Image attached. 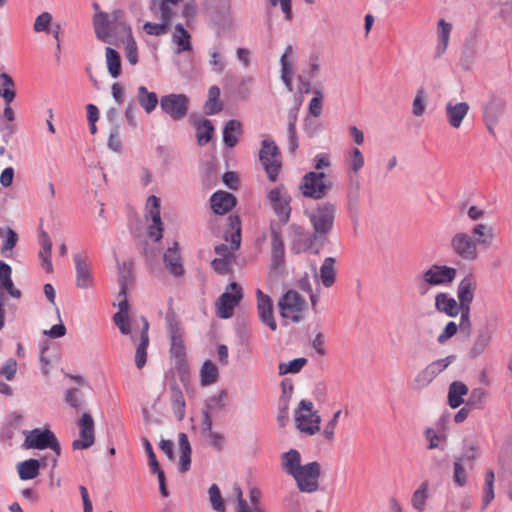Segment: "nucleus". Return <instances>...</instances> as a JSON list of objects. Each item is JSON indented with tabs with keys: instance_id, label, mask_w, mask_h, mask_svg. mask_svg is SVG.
I'll list each match as a JSON object with an SVG mask.
<instances>
[{
	"instance_id": "60",
	"label": "nucleus",
	"mask_w": 512,
	"mask_h": 512,
	"mask_svg": "<svg viewBox=\"0 0 512 512\" xmlns=\"http://www.w3.org/2000/svg\"><path fill=\"white\" fill-rule=\"evenodd\" d=\"M296 116H290L288 127H287V134H288V149L291 153H294L298 148V137L296 134Z\"/></svg>"
},
{
	"instance_id": "39",
	"label": "nucleus",
	"mask_w": 512,
	"mask_h": 512,
	"mask_svg": "<svg viewBox=\"0 0 512 512\" xmlns=\"http://www.w3.org/2000/svg\"><path fill=\"white\" fill-rule=\"evenodd\" d=\"M468 387L460 381H454L449 386L448 402L451 408L459 407L463 402V396L468 394Z\"/></svg>"
},
{
	"instance_id": "6",
	"label": "nucleus",
	"mask_w": 512,
	"mask_h": 512,
	"mask_svg": "<svg viewBox=\"0 0 512 512\" xmlns=\"http://www.w3.org/2000/svg\"><path fill=\"white\" fill-rule=\"evenodd\" d=\"M333 188V181L324 172H307L299 185L301 194L313 200L325 198Z\"/></svg>"
},
{
	"instance_id": "24",
	"label": "nucleus",
	"mask_w": 512,
	"mask_h": 512,
	"mask_svg": "<svg viewBox=\"0 0 512 512\" xmlns=\"http://www.w3.org/2000/svg\"><path fill=\"white\" fill-rule=\"evenodd\" d=\"M469 110L470 106L466 102H447L445 105V115L449 125L454 129L460 128Z\"/></svg>"
},
{
	"instance_id": "36",
	"label": "nucleus",
	"mask_w": 512,
	"mask_h": 512,
	"mask_svg": "<svg viewBox=\"0 0 512 512\" xmlns=\"http://www.w3.org/2000/svg\"><path fill=\"white\" fill-rule=\"evenodd\" d=\"M178 445L180 449L179 471L184 473L189 470L191 464V446L188 436L180 433L178 436Z\"/></svg>"
},
{
	"instance_id": "26",
	"label": "nucleus",
	"mask_w": 512,
	"mask_h": 512,
	"mask_svg": "<svg viewBox=\"0 0 512 512\" xmlns=\"http://www.w3.org/2000/svg\"><path fill=\"white\" fill-rule=\"evenodd\" d=\"M142 326L139 329V342L137 343L135 352V364L137 368L141 369L147 362V348L149 345V322L145 317L141 318Z\"/></svg>"
},
{
	"instance_id": "49",
	"label": "nucleus",
	"mask_w": 512,
	"mask_h": 512,
	"mask_svg": "<svg viewBox=\"0 0 512 512\" xmlns=\"http://www.w3.org/2000/svg\"><path fill=\"white\" fill-rule=\"evenodd\" d=\"M160 23L146 22L143 25V30L148 35L161 36L167 33L172 18L165 19L163 12H160Z\"/></svg>"
},
{
	"instance_id": "3",
	"label": "nucleus",
	"mask_w": 512,
	"mask_h": 512,
	"mask_svg": "<svg viewBox=\"0 0 512 512\" xmlns=\"http://www.w3.org/2000/svg\"><path fill=\"white\" fill-rule=\"evenodd\" d=\"M457 269L444 264H432L419 275V288L425 294L430 287H446L457 277Z\"/></svg>"
},
{
	"instance_id": "62",
	"label": "nucleus",
	"mask_w": 512,
	"mask_h": 512,
	"mask_svg": "<svg viewBox=\"0 0 512 512\" xmlns=\"http://www.w3.org/2000/svg\"><path fill=\"white\" fill-rule=\"evenodd\" d=\"M107 145H108V148L116 153H120L121 150H122V141H121V138H120V126L119 125H115L110 133H109V137H108V142H107Z\"/></svg>"
},
{
	"instance_id": "21",
	"label": "nucleus",
	"mask_w": 512,
	"mask_h": 512,
	"mask_svg": "<svg viewBox=\"0 0 512 512\" xmlns=\"http://www.w3.org/2000/svg\"><path fill=\"white\" fill-rule=\"evenodd\" d=\"M257 311L261 322L267 325L272 331L277 329V323L274 318L273 302L269 295L263 293L260 289L256 290Z\"/></svg>"
},
{
	"instance_id": "53",
	"label": "nucleus",
	"mask_w": 512,
	"mask_h": 512,
	"mask_svg": "<svg viewBox=\"0 0 512 512\" xmlns=\"http://www.w3.org/2000/svg\"><path fill=\"white\" fill-rule=\"evenodd\" d=\"M118 267V281L119 286H122V292L124 291V286H128L133 274V264L132 262H122L119 263L117 261Z\"/></svg>"
},
{
	"instance_id": "52",
	"label": "nucleus",
	"mask_w": 512,
	"mask_h": 512,
	"mask_svg": "<svg viewBox=\"0 0 512 512\" xmlns=\"http://www.w3.org/2000/svg\"><path fill=\"white\" fill-rule=\"evenodd\" d=\"M428 498V483L423 482L419 488L413 493L411 503L418 511H423Z\"/></svg>"
},
{
	"instance_id": "16",
	"label": "nucleus",
	"mask_w": 512,
	"mask_h": 512,
	"mask_svg": "<svg viewBox=\"0 0 512 512\" xmlns=\"http://www.w3.org/2000/svg\"><path fill=\"white\" fill-rule=\"evenodd\" d=\"M147 220H151L148 227V235L155 241H159L163 237V223L160 216V198L155 195L149 196L146 202Z\"/></svg>"
},
{
	"instance_id": "30",
	"label": "nucleus",
	"mask_w": 512,
	"mask_h": 512,
	"mask_svg": "<svg viewBox=\"0 0 512 512\" xmlns=\"http://www.w3.org/2000/svg\"><path fill=\"white\" fill-rule=\"evenodd\" d=\"M435 308L450 317H456L460 311V303L447 293H439L435 297Z\"/></svg>"
},
{
	"instance_id": "44",
	"label": "nucleus",
	"mask_w": 512,
	"mask_h": 512,
	"mask_svg": "<svg viewBox=\"0 0 512 512\" xmlns=\"http://www.w3.org/2000/svg\"><path fill=\"white\" fill-rule=\"evenodd\" d=\"M190 38H191L190 34L183 27L182 24H177L175 26V33L172 37V40L174 43H176L179 46L176 53L190 51L192 49Z\"/></svg>"
},
{
	"instance_id": "45",
	"label": "nucleus",
	"mask_w": 512,
	"mask_h": 512,
	"mask_svg": "<svg viewBox=\"0 0 512 512\" xmlns=\"http://www.w3.org/2000/svg\"><path fill=\"white\" fill-rule=\"evenodd\" d=\"M218 368L210 360L203 363L200 369V382L203 386H209L214 384L218 380Z\"/></svg>"
},
{
	"instance_id": "9",
	"label": "nucleus",
	"mask_w": 512,
	"mask_h": 512,
	"mask_svg": "<svg viewBox=\"0 0 512 512\" xmlns=\"http://www.w3.org/2000/svg\"><path fill=\"white\" fill-rule=\"evenodd\" d=\"M449 248L453 255L463 261L474 262L479 257L476 240L465 231H458L452 235Z\"/></svg>"
},
{
	"instance_id": "58",
	"label": "nucleus",
	"mask_w": 512,
	"mask_h": 512,
	"mask_svg": "<svg viewBox=\"0 0 512 512\" xmlns=\"http://www.w3.org/2000/svg\"><path fill=\"white\" fill-rule=\"evenodd\" d=\"M455 358L456 357L454 355H450L445 358L438 359L430 363L426 368L435 378L438 374L444 371L455 360Z\"/></svg>"
},
{
	"instance_id": "7",
	"label": "nucleus",
	"mask_w": 512,
	"mask_h": 512,
	"mask_svg": "<svg viewBox=\"0 0 512 512\" xmlns=\"http://www.w3.org/2000/svg\"><path fill=\"white\" fill-rule=\"evenodd\" d=\"M266 198L279 223L286 225L290 220L292 212V197L288 189L283 184H280L270 189L267 192Z\"/></svg>"
},
{
	"instance_id": "63",
	"label": "nucleus",
	"mask_w": 512,
	"mask_h": 512,
	"mask_svg": "<svg viewBox=\"0 0 512 512\" xmlns=\"http://www.w3.org/2000/svg\"><path fill=\"white\" fill-rule=\"evenodd\" d=\"M52 23V15L49 12L39 14L34 22L33 29L35 32H47Z\"/></svg>"
},
{
	"instance_id": "5",
	"label": "nucleus",
	"mask_w": 512,
	"mask_h": 512,
	"mask_svg": "<svg viewBox=\"0 0 512 512\" xmlns=\"http://www.w3.org/2000/svg\"><path fill=\"white\" fill-rule=\"evenodd\" d=\"M166 327L170 339V357L177 369H183L186 364V347L180 322L174 312L167 313Z\"/></svg>"
},
{
	"instance_id": "50",
	"label": "nucleus",
	"mask_w": 512,
	"mask_h": 512,
	"mask_svg": "<svg viewBox=\"0 0 512 512\" xmlns=\"http://www.w3.org/2000/svg\"><path fill=\"white\" fill-rule=\"evenodd\" d=\"M307 362L308 360L304 357L296 358L289 362H281L278 365L279 375L296 374L303 369Z\"/></svg>"
},
{
	"instance_id": "1",
	"label": "nucleus",
	"mask_w": 512,
	"mask_h": 512,
	"mask_svg": "<svg viewBox=\"0 0 512 512\" xmlns=\"http://www.w3.org/2000/svg\"><path fill=\"white\" fill-rule=\"evenodd\" d=\"M93 27L96 37L109 44H114V35L116 32L122 33L126 37L125 55L131 65L138 63V47L132 36L130 26L123 20L121 10H113L110 13L99 12L93 16Z\"/></svg>"
},
{
	"instance_id": "55",
	"label": "nucleus",
	"mask_w": 512,
	"mask_h": 512,
	"mask_svg": "<svg viewBox=\"0 0 512 512\" xmlns=\"http://www.w3.org/2000/svg\"><path fill=\"white\" fill-rule=\"evenodd\" d=\"M209 501L215 512H224L225 504L217 484H212L208 490Z\"/></svg>"
},
{
	"instance_id": "59",
	"label": "nucleus",
	"mask_w": 512,
	"mask_h": 512,
	"mask_svg": "<svg viewBox=\"0 0 512 512\" xmlns=\"http://www.w3.org/2000/svg\"><path fill=\"white\" fill-rule=\"evenodd\" d=\"M18 242L17 233L10 227L6 229V233L3 239V245L1 248V253L5 257H9L8 251H11Z\"/></svg>"
},
{
	"instance_id": "29",
	"label": "nucleus",
	"mask_w": 512,
	"mask_h": 512,
	"mask_svg": "<svg viewBox=\"0 0 512 512\" xmlns=\"http://www.w3.org/2000/svg\"><path fill=\"white\" fill-rule=\"evenodd\" d=\"M163 261L165 267L174 276H181L184 273L181 256L178 250V244L175 243L173 247L168 248L164 253Z\"/></svg>"
},
{
	"instance_id": "18",
	"label": "nucleus",
	"mask_w": 512,
	"mask_h": 512,
	"mask_svg": "<svg viewBox=\"0 0 512 512\" xmlns=\"http://www.w3.org/2000/svg\"><path fill=\"white\" fill-rule=\"evenodd\" d=\"M291 236V250L295 253H301L313 248L318 238H314V234H308L304 228L298 224H292L289 227Z\"/></svg>"
},
{
	"instance_id": "42",
	"label": "nucleus",
	"mask_w": 512,
	"mask_h": 512,
	"mask_svg": "<svg viewBox=\"0 0 512 512\" xmlns=\"http://www.w3.org/2000/svg\"><path fill=\"white\" fill-rule=\"evenodd\" d=\"M503 110V104L500 101H491L484 107V121L490 132L497 122L499 114Z\"/></svg>"
},
{
	"instance_id": "28",
	"label": "nucleus",
	"mask_w": 512,
	"mask_h": 512,
	"mask_svg": "<svg viewBox=\"0 0 512 512\" xmlns=\"http://www.w3.org/2000/svg\"><path fill=\"white\" fill-rule=\"evenodd\" d=\"M210 202L214 213L224 215L236 205V198L229 192L217 191L211 196Z\"/></svg>"
},
{
	"instance_id": "38",
	"label": "nucleus",
	"mask_w": 512,
	"mask_h": 512,
	"mask_svg": "<svg viewBox=\"0 0 512 512\" xmlns=\"http://www.w3.org/2000/svg\"><path fill=\"white\" fill-rule=\"evenodd\" d=\"M40 244L42 249L39 252V257L42 259V267L47 273H51L53 271V265L51 262L52 241L44 231L40 234Z\"/></svg>"
},
{
	"instance_id": "34",
	"label": "nucleus",
	"mask_w": 512,
	"mask_h": 512,
	"mask_svg": "<svg viewBox=\"0 0 512 512\" xmlns=\"http://www.w3.org/2000/svg\"><path fill=\"white\" fill-rule=\"evenodd\" d=\"M137 100L142 109L147 113H152L158 105L159 99L155 92H150L145 86L137 88Z\"/></svg>"
},
{
	"instance_id": "2",
	"label": "nucleus",
	"mask_w": 512,
	"mask_h": 512,
	"mask_svg": "<svg viewBox=\"0 0 512 512\" xmlns=\"http://www.w3.org/2000/svg\"><path fill=\"white\" fill-rule=\"evenodd\" d=\"M282 468L294 478L300 492L314 493L319 490L321 465L316 461L302 465L298 450L290 449L282 455Z\"/></svg>"
},
{
	"instance_id": "56",
	"label": "nucleus",
	"mask_w": 512,
	"mask_h": 512,
	"mask_svg": "<svg viewBox=\"0 0 512 512\" xmlns=\"http://www.w3.org/2000/svg\"><path fill=\"white\" fill-rule=\"evenodd\" d=\"M453 481L458 486L462 487L467 483V474L464 469L463 458H455L453 464Z\"/></svg>"
},
{
	"instance_id": "47",
	"label": "nucleus",
	"mask_w": 512,
	"mask_h": 512,
	"mask_svg": "<svg viewBox=\"0 0 512 512\" xmlns=\"http://www.w3.org/2000/svg\"><path fill=\"white\" fill-rule=\"evenodd\" d=\"M0 96L7 104L15 98V84L13 79L5 72L0 74Z\"/></svg>"
},
{
	"instance_id": "40",
	"label": "nucleus",
	"mask_w": 512,
	"mask_h": 512,
	"mask_svg": "<svg viewBox=\"0 0 512 512\" xmlns=\"http://www.w3.org/2000/svg\"><path fill=\"white\" fill-rule=\"evenodd\" d=\"M492 335L493 330L487 326L479 331L470 351L473 357L479 356L485 351L491 341Z\"/></svg>"
},
{
	"instance_id": "46",
	"label": "nucleus",
	"mask_w": 512,
	"mask_h": 512,
	"mask_svg": "<svg viewBox=\"0 0 512 512\" xmlns=\"http://www.w3.org/2000/svg\"><path fill=\"white\" fill-rule=\"evenodd\" d=\"M220 88L213 85L209 88L208 99L205 102V111L208 115H214L222 110V103L219 102Z\"/></svg>"
},
{
	"instance_id": "10",
	"label": "nucleus",
	"mask_w": 512,
	"mask_h": 512,
	"mask_svg": "<svg viewBox=\"0 0 512 512\" xmlns=\"http://www.w3.org/2000/svg\"><path fill=\"white\" fill-rule=\"evenodd\" d=\"M313 407V402L301 400L295 410L297 428L307 435H314L320 430L321 417Z\"/></svg>"
},
{
	"instance_id": "11",
	"label": "nucleus",
	"mask_w": 512,
	"mask_h": 512,
	"mask_svg": "<svg viewBox=\"0 0 512 512\" xmlns=\"http://www.w3.org/2000/svg\"><path fill=\"white\" fill-rule=\"evenodd\" d=\"M114 306H117L119 311L113 316V321L115 325L119 328V331L123 335H130L131 340L136 342L138 339L137 334L134 332L137 324L132 323L129 319V304L127 300V287L124 286V291L122 294V286H120L119 292L117 294V303H114Z\"/></svg>"
},
{
	"instance_id": "19",
	"label": "nucleus",
	"mask_w": 512,
	"mask_h": 512,
	"mask_svg": "<svg viewBox=\"0 0 512 512\" xmlns=\"http://www.w3.org/2000/svg\"><path fill=\"white\" fill-rule=\"evenodd\" d=\"M80 439L72 442V447L75 450L87 449L94 444V421L89 413H83L79 422Z\"/></svg>"
},
{
	"instance_id": "64",
	"label": "nucleus",
	"mask_w": 512,
	"mask_h": 512,
	"mask_svg": "<svg viewBox=\"0 0 512 512\" xmlns=\"http://www.w3.org/2000/svg\"><path fill=\"white\" fill-rule=\"evenodd\" d=\"M65 400L71 407L75 409L81 408L84 404V398L81 392L76 388L67 390Z\"/></svg>"
},
{
	"instance_id": "14",
	"label": "nucleus",
	"mask_w": 512,
	"mask_h": 512,
	"mask_svg": "<svg viewBox=\"0 0 512 512\" xmlns=\"http://www.w3.org/2000/svg\"><path fill=\"white\" fill-rule=\"evenodd\" d=\"M242 298V288L236 282H231L216 302L217 316L222 319L231 318L235 307L238 306Z\"/></svg>"
},
{
	"instance_id": "12",
	"label": "nucleus",
	"mask_w": 512,
	"mask_h": 512,
	"mask_svg": "<svg viewBox=\"0 0 512 512\" xmlns=\"http://www.w3.org/2000/svg\"><path fill=\"white\" fill-rule=\"evenodd\" d=\"M259 159L267 173L268 179L271 182H275L281 169V160L279 149L274 141L269 139L262 141Z\"/></svg>"
},
{
	"instance_id": "51",
	"label": "nucleus",
	"mask_w": 512,
	"mask_h": 512,
	"mask_svg": "<svg viewBox=\"0 0 512 512\" xmlns=\"http://www.w3.org/2000/svg\"><path fill=\"white\" fill-rule=\"evenodd\" d=\"M210 56L209 64L211 66V70L216 74H221L226 68V61L224 57L221 55L218 48L213 47L208 51Z\"/></svg>"
},
{
	"instance_id": "31",
	"label": "nucleus",
	"mask_w": 512,
	"mask_h": 512,
	"mask_svg": "<svg viewBox=\"0 0 512 512\" xmlns=\"http://www.w3.org/2000/svg\"><path fill=\"white\" fill-rule=\"evenodd\" d=\"M335 258L327 257L320 266L319 274L315 273V277H319L324 287L330 288L336 281Z\"/></svg>"
},
{
	"instance_id": "41",
	"label": "nucleus",
	"mask_w": 512,
	"mask_h": 512,
	"mask_svg": "<svg viewBox=\"0 0 512 512\" xmlns=\"http://www.w3.org/2000/svg\"><path fill=\"white\" fill-rule=\"evenodd\" d=\"M196 128L197 142L200 146L206 145L212 138L214 126L208 119H200L194 123Z\"/></svg>"
},
{
	"instance_id": "25",
	"label": "nucleus",
	"mask_w": 512,
	"mask_h": 512,
	"mask_svg": "<svg viewBox=\"0 0 512 512\" xmlns=\"http://www.w3.org/2000/svg\"><path fill=\"white\" fill-rule=\"evenodd\" d=\"M477 289V280L473 274H467L458 284L457 298L460 307H470Z\"/></svg>"
},
{
	"instance_id": "57",
	"label": "nucleus",
	"mask_w": 512,
	"mask_h": 512,
	"mask_svg": "<svg viewBox=\"0 0 512 512\" xmlns=\"http://www.w3.org/2000/svg\"><path fill=\"white\" fill-rule=\"evenodd\" d=\"M426 104H427V96L423 89H419L414 97L413 103H412V113L420 117L424 114L426 110Z\"/></svg>"
},
{
	"instance_id": "23",
	"label": "nucleus",
	"mask_w": 512,
	"mask_h": 512,
	"mask_svg": "<svg viewBox=\"0 0 512 512\" xmlns=\"http://www.w3.org/2000/svg\"><path fill=\"white\" fill-rule=\"evenodd\" d=\"M295 51L292 45H287L280 58L281 80L289 92L293 91L292 78L294 75Z\"/></svg>"
},
{
	"instance_id": "8",
	"label": "nucleus",
	"mask_w": 512,
	"mask_h": 512,
	"mask_svg": "<svg viewBox=\"0 0 512 512\" xmlns=\"http://www.w3.org/2000/svg\"><path fill=\"white\" fill-rule=\"evenodd\" d=\"M307 303L302 295L295 290H288L278 301L280 316L293 323L303 320Z\"/></svg>"
},
{
	"instance_id": "13",
	"label": "nucleus",
	"mask_w": 512,
	"mask_h": 512,
	"mask_svg": "<svg viewBox=\"0 0 512 512\" xmlns=\"http://www.w3.org/2000/svg\"><path fill=\"white\" fill-rule=\"evenodd\" d=\"M23 447L25 449L40 450L50 448L53 452L61 454V447L55 434L48 429H33L31 431H26Z\"/></svg>"
},
{
	"instance_id": "4",
	"label": "nucleus",
	"mask_w": 512,
	"mask_h": 512,
	"mask_svg": "<svg viewBox=\"0 0 512 512\" xmlns=\"http://www.w3.org/2000/svg\"><path fill=\"white\" fill-rule=\"evenodd\" d=\"M336 206L331 202L318 204L307 216L313 228L314 238L323 239L333 229Z\"/></svg>"
},
{
	"instance_id": "33",
	"label": "nucleus",
	"mask_w": 512,
	"mask_h": 512,
	"mask_svg": "<svg viewBox=\"0 0 512 512\" xmlns=\"http://www.w3.org/2000/svg\"><path fill=\"white\" fill-rule=\"evenodd\" d=\"M242 135V124L238 120H229L223 129V142L226 146L234 147Z\"/></svg>"
},
{
	"instance_id": "15",
	"label": "nucleus",
	"mask_w": 512,
	"mask_h": 512,
	"mask_svg": "<svg viewBox=\"0 0 512 512\" xmlns=\"http://www.w3.org/2000/svg\"><path fill=\"white\" fill-rule=\"evenodd\" d=\"M189 98L185 94H168L160 99L161 109L174 120L183 119L188 112Z\"/></svg>"
},
{
	"instance_id": "22",
	"label": "nucleus",
	"mask_w": 512,
	"mask_h": 512,
	"mask_svg": "<svg viewBox=\"0 0 512 512\" xmlns=\"http://www.w3.org/2000/svg\"><path fill=\"white\" fill-rule=\"evenodd\" d=\"M76 271V287L79 289L91 288L94 284L92 271L88 260L81 254L73 256Z\"/></svg>"
},
{
	"instance_id": "54",
	"label": "nucleus",
	"mask_w": 512,
	"mask_h": 512,
	"mask_svg": "<svg viewBox=\"0 0 512 512\" xmlns=\"http://www.w3.org/2000/svg\"><path fill=\"white\" fill-rule=\"evenodd\" d=\"M226 398L227 392L225 390H221L218 394H215L207 399L206 401V410L205 411H221L226 406Z\"/></svg>"
},
{
	"instance_id": "43",
	"label": "nucleus",
	"mask_w": 512,
	"mask_h": 512,
	"mask_svg": "<svg viewBox=\"0 0 512 512\" xmlns=\"http://www.w3.org/2000/svg\"><path fill=\"white\" fill-rule=\"evenodd\" d=\"M105 58L109 74L113 78H118L121 74V58L119 53L115 49L107 47L105 49Z\"/></svg>"
},
{
	"instance_id": "20",
	"label": "nucleus",
	"mask_w": 512,
	"mask_h": 512,
	"mask_svg": "<svg viewBox=\"0 0 512 512\" xmlns=\"http://www.w3.org/2000/svg\"><path fill=\"white\" fill-rule=\"evenodd\" d=\"M271 237V263L273 267H279L284 261V243L282 238V224L276 221L270 222Z\"/></svg>"
},
{
	"instance_id": "48",
	"label": "nucleus",
	"mask_w": 512,
	"mask_h": 512,
	"mask_svg": "<svg viewBox=\"0 0 512 512\" xmlns=\"http://www.w3.org/2000/svg\"><path fill=\"white\" fill-rule=\"evenodd\" d=\"M171 403L174 414L181 421L185 417V399L182 391L177 386L171 387Z\"/></svg>"
},
{
	"instance_id": "35",
	"label": "nucleus",
	"mask_w": 512,
	"mask_h": 512,
	"mask_svg": "<svg viewBox=\"0 0 512 512\" xmlns=\"http://www.w3.org/2000/svg\"><path fill=\"white\" fill-rule=\"evenodd\" d=\"M41 461L28 459L17 464V472L21 480H32L39 475Z\"/></svg>"
},
{
	"instance_id": "17",
	"label": "nucleus",
	"mask_w": 512,
	"mask_h": 512,
	"mask_svg": "<svg viewBox=\"0 0 512 512\" xmlns=\"http://www.w3.org/2000/svg\"><path fill=\"white\" fill-rule=\"evenodd\" d=\"M228 220L231 228L235 229V231L231 234V244L230 246H227L226 244L217 245L215 247V253L218 255L217 258L235 260L233 251H236L241 244L240 219L236 215H231Z\"/></svg>"
},
{
	"instance_id": "61",
	"label": "nucleus",
	"mask_w": 512,
	"mask_h": 512,
	"mask_svg": "<svg viewBox=\"0 0 512 512\" xmlns=\"http://www.w3.org/2000/svg\"><path fill=\"white\" fill-rule=\"evenodd\" d=\"M480 455V449L475 442H466L463 447L462 455L457 458H463V462H472Z\"/></svg>"
},
{
	"instance_id": "37",
	"label": "nucleus",
	"mask_w": 512,
	"mask_h": 512,
	"mask_svg": "<svg viewBox=\"0 0 512 512\" xmlns=\"http://www.w3.org/2000/svg\"><path fill=\"white\" fill-rule=\"evenodd\" d=\"M11 274L12 269L10 265L4 261H0V283L10 296L18 299L21 297V291L14 287Z\"/></svg>"
},
{
	"instance_id": "27",
	"label": "nucleus",
	"mask_w": 512,
	"mask_h": 512,
	"mask_svg": "<svg viewBox=\"0 0 512 512\" xmlns=\"http://www.w3.org/2000/svg\"><path fill=\"white\" fill-rule=\"evenodd\" d=\"M472 237L477 242V246L485 249L491 247L496 238V233L492 225L486 223H477L471 229Z\"/></svg>"
},
{
	"instance_id": "32",
	"label": "nucleus",
	"mask_w": 512,
	"mask_h": 512,
	"mask_svg": "<svg viewBox=\"0 0 512 512\" xmlns=\"http://www.w3.org/2000/svg\"><path fill=\"white\" fill-rule=\"evenodd\" d=\"M452 31V24L440 19L437 25V40L438 43L435 48V56L440 57L443 55L448 47L450 34Z\"/></svg>"
}]
</instances>
